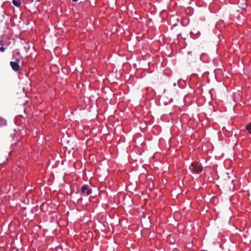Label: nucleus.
I'll list each match as a JSON object with an SVG mask.
<instances>
[{
	"label": "nucleus",
	"instance_id": "obj_5",
	"mask_svg": "<svg viewBox=\"0 0 251 251\" xmlns=\"http://www.w3.org/2000/svg\"><path fill=\"white\" fill-rule=\"evenodd\" d=\"M3 41L2 40H0V45L2 46V47H0V51L2 52H4L5 50V49L2 47V46L3 45Z\"/></svg>",
	"mask_w": 251,
	"mask_h": 251
},
{
	"label": "nucleus",
	"instance_id": "obj_6",
	"mask_svg": "<svg viewBox=\"0 0 251 251\" xmlns=\"http://www.w3.org/2000/svg\"><path fill=\"white\" fill-rule=\"evenodd\" d=\"M246 129L251 133V124H249L246 126Z\"/></svg>",
	"mask_w": 251,
	"mask_h": 251
},
{
	"label": "nucleus",
	"instance_id": "obj_1",
	"mask_svg": "<svg viewBox=\"0 0 251 251\" xmlns=\"http://www.w3.org/2000/svg\"><path fill=\"white\" fill-rule=\"evenodd\" d=\"M189 169L194 173L200 174L202 172L203 167L199 164L193 163L189 167Z\"/></svg>",
	"mask_w": 251,
	"mask_h": 251
},
{
	"label": "nucleus",
	"instance_id": "obj_8",
	"mask_svg": "<svg viewBox=\"0 0 251 251\" xmlns=\"http://www.w3.org/2000/svg\"><path fill=\"white\" fill-rule=\"evenodd\" d=\"M31 1H33V0H31Z\"/></svg>",
	"mask_w": 251,
	"mask_h": 251
},
{
	"label": "nucleus",
	"instance_id": "obj_2",
	"mask_svg": "<svg viewBox=\"0 0 251 251\" xmlns=\"http://www.w3.org/2000/svg\"><path fill=\"white\" fill-rule=\"evenodd\" d=\"M19 59L18 58H16L15 62L11 61L10 63L11 68L16 72H17L20 70V66L19 64Z\"/></svg>",
	"mask_w": 251,
	"mask_h": 251
},
{
	"label": "nucleus",
	"instance_id": "obj_3",
	"mask_svg": "<svg viewBox=\"0 0 251 251\" xmlns=\"http://www.w3.org/2000/svg\"><path fill=\"white\" fill-rule=\"evenodd\" d=\"M81 191V193L85 195L86 196H89L92 193L91 189H89L88 186L86 185H84L82 186Z\"/></svg>",
	"mask_w": 251,
	"mask_h": 251
},
{
	"label": "nucleus",
	"instance_id": "obj_4",
	"mask_svg": "<svg viewBox=\"0 0 251 251\" xmlns=\"http://www.w3.org/2000/svg\"><path fill=\"white\" fill-rule=\"evenodd\" d=\"M12 3L17 7H20L21 5V2L20 0H13Z\"/></svg>",
	"mask_w": 251,
	"mask_h": 251
},
{
	"label": "nucleus",
	"instance_id": "obj_7",
	"mask_svg": "<svg viewBox=\"0 0 251 251\" xmlns=\"http://www.w3.org/2000/svg\"><path fill=\"white\" fill-rule=\"evenodd\" d=\"M74 2H76L78 0H72Z\"/></svg>",
	"mask_w": 251,
	"mask_h": 251
}]
</instances>
